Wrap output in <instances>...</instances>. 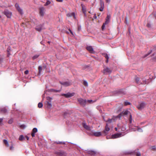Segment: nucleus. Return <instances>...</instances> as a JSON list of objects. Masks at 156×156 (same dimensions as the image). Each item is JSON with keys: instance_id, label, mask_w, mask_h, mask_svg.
Listing matches in <instances>:
<instances>
[{"instance_id": "3c124183", "label": "nucleus", "mask_w": 156, "mask_h": 156, "mask_svg": "<svg viewBox=\"0 0 156 156\" xmlns=\"http://www.w3.org/2000/svg\"><path fill=\"white\" fill-rule=\"evenodd\" d=\"M147 27H151V25L149 23H148L147 24Z\"/></svg>"}, {"instance_id": "f3484780", "label": "nucleus", "mask_w": 156, "mask_h": 156, "mask_svg": "<svg viewBox=\"0 0 156 156\" xmlns=\"http://www.w3.org/2000/svg\"><path fill=\"white\" fill-rule=\"evenodd\" d=\"M44 7H41L39 9V13L40 15L43 16L44 14Z\"/></svg>"}, {"instance_id": "6e6d98bb", "label": "nucleus", "mask_w": 156, "mask_h": 156, "mask_svg": "<svg viewBox=\"0 0 156 156\" xmlns=\"http://www.w3.org/2000/svg\"><path fill=\"white\" fill-rule=\"evenodd\" d=\"M69 31H70V33H71L72 34H73V32H72V31H71V30L70 29H69Z\"/></svg>"}, {"instance_id": "0e129e2a", "label": "nucleus", "mask_w": 156, "mask_h": 156, "mask_svg": "<svg viewBox=\"0 0 156 156\" xmlns=\"http://www.w3.org/2000/svg\"><path fill=\"white\" fill-rule=\"evenodd\" d=\"M48 43H49H49H50V41H48Z\"/></svg>"}, {"instance_id": "a19ab883", "label": "nucleus", "mask_w": 156, "mask_h": 156, "mask_svg": "<svg viewBox=\"0 0 156 156\" xmlns=\"http://www.w3.org/2000/svg\"><path fill=\"white\" fill-rule=\"evenodd\" d=\"M92 102H93L92 100H87V103H91Z\"/></svg>"}, {"instance_id": "4c0bfd02", "label": "nucleus", "mask_w": 156, "mask_h": 156, "mask_svg": "<svg viewBox=\"0 0 156 156\" xmlns=\"http://www.w3.org/2000/svg\"><path fill=\"white\" fill-rule=\"evenodd\" d=\"M135 153H136V156H141L140 153L139 152H137Z\"/></svg>"}, {"instance_id": "a18cd8bd", "label": "nucleus", "mask_w": 156, "mask_h": 156, "mask_svg": "<svg viewBox=\"0 0 156 156\" xmlns=\"http://www.w3.org/2000/svg\"><path fill=\"white\" fill-rule=\"evenodd\" d=\"M109 21V20H108V19H107L106 20L105 22V23H105V24L106 25L108 23Z\"/></svg>"}, {"instance_id": "0eeeda50", "label": "nucleus", "mask_w": 156, "mask_h": 156, "mask_svg": "<svg viewBox=\"0 0 156 156\" xmlns=\"http://www.w3.org/2000/svg\"><path fill=\"white\" fill-rule=\"evenodd\" d=\"M112 72V69L107 67L104 68L103 70L104 73L105 74H110Z\"/></svg>"}, {"instance_id": "cd10ccee", "label": "nucleus", "mask_w": 156, "mask_h": 156, "mask_svg": "<svg viewBox=\"0 0 156 156\" xmlns=\"http://www.w3.org/2000/svg\"><path fill=\"white\" fill-rule=\"evenodd\" d=\"M152 51H150L148 53V54L145 55L143 57V58H144L145 57H147V56H148L149 55H150L151 52Z\"/></svg>"}, {"instance_id": "69168bd1", "label": "nucleus", "mask_w": 156, "mask_h": 156, "mask_svg": "<svg viewBox=\"0 0 156 156\" xmlns=\"http://www.w3.org/2000/svg\"><path fill=\"white\" fill-rule=\"evenodd\" d=\"M0 18H1V15H0Z\"/></svg>"}, {"instance_id": "e2e57ef3", "label": "nucleus", "mask_w": 156, "mask_h": 156, "mask_svg": "<svg viewBox=\"0 0 156 156\" xmlns=\"http://www.w3.org/2000/svg\"><path fill=\"white\" fill-rule=\"evenodd\" d=\"M80 30V27H78V30Z\"/></svg>"}, {"instance_id": "6e6552de", "label": "nucleus", "mask_w": 156, "mask_h": 156, "mask_svg": "<svg viewBox=\"0 0 156 156\" xmlns=\"http://www.w3.org/2000/svg\"><path fill=\"white\" fill-rule=\"evenodd\" d=\"M129 113V112L128 110L123 111L122 113H120L119 115L116 116V118H120L122 116V115H127Z\"/></svg>"}, {"instance_id": "052dcab7", "label": "nucleus", "mask_w": 156, "mask_h": 156, "mask_svg": "<svg viewBox=\"0 0 156 156\" xmlns=\"http://www.w3.org/2000/svg\"><path fill=\"white\" fill-rule=\"evenodd\" d=\"M94 17L95 19H96L97 18V16H96L95 15L94 16Z\"/></svg>"}, {"instance_id": "f257e3e1", "label": "nucleus", "mask_w": 156, "mask_h": 156, "mask_svg": "<svg viewBox=\"0 0 156 156\" xmlns=\"http://www.w3.org/2000/svg\"><path fill=\"white\" fill-rule=\"evenodd\" d=\"M132 116L131 114H130V117L129 119V123L130 125H129V129H131L132 131H135L136 130H137L138 132H143V131L142 129L140 128H139L137 126L135 127V128H133V127L131 126V123L132 122Z\"/></svg>"}, {"instance_id": "f704fd0d", "label": "nucleus", "mask_w": 156, "mask_h": 156, "mask_svg": "<svg viewBox=\"0 0 156 156\" xmlns=\"http://www.w3.org/2000/svg\"><path fill=\"white\" fill-rule=\"evenodd\" d=\"M83 84L85 86H87L88 85L87 82L85 81H83Z\"/></svg>"}, {"instance_id": "423d86ee", "label": "nucleus", "mask_w": 156, "mask_h": 156, "mask_svg": "<svg viewBox=\"0 0 156 156\" xmlns=\"http://www.w3.org/2000/svg\"><path fill=\"white\" fill-rule=\"evenodd\" d=\"M15 6L17 10L20 14L21 15H23V10L20 8L19 4L17 3H16L15 5Z\"/></svg>"}, {"instance_id": "9b49d317", "label": "nucleus", "mask_w": 156, "mask_h": 156, "mask_svg": "<svg viewBox=\"0 0 156 156\" xmlns=\"http://www.w3.org/2000/svg\"><path fill=\"white\" fill-rule=\"evenodd\" d=\"M86 49L91 53H94V49L91 46H87L86 48Z\"/></svg>"}, {"instance_id": "de8ad7c7", "label": "nucleus", "mask_w": 156, "mask_h": 156, "mask_svg": "<svg viewBox=\"0 0 156 156\" xmlns=\"http://www.w3.org/2000/svg\"><path fill=\"white\" fill-rule=\"evenodd\" d=\"M93 134L94 136H98V132L94 133Z\"/></svg>"}, {"instance_id": "bf43d9fd", "label": "nucleus", "mask_w": 156, "mask_h": 156, "mask_svg": "<svg viewBox=\"0 0 156 156\" xmlns=\"http://www.w3.org/2000/svg\"><path fill=\"white\" fill-rule=\"evenodd\" d=\"M115 130L116 131H118V127H115Z\"/></svg>"}, {"instance_id": "2eb2a0df", "label": "nucleus", "mask_w": 156, "mask_h": 156, "mask_svg": "<svg viewBox=\"0 0 156 156\" xmlns=\"http://www.w3.org/2000/svg\"><path fill=\"white\" fill-rule=\"evenodd\" d=\"M43 24H40L36 26L35 29L36 30L38 31H40L43 29Z\"/></svg>"}, {"instance_id": "7c9ffc66", "label": "nucleus", "mask_w": 156, "mask_h": 156, "mask_svg": "<svg viewBox=\"0 0 156 156\" xmlns=\"http://www.w3.org/2000/svg\"><path fill=\"white\" fill-rule=\"evenodd\" d=\"M43 106V104L41 102H39L38 105V107L39 108H41Z\"/></svg>"}, {"instance_id": "1a4fd4ad", "label": "nucleus", "mask_w": 156, "mask_h": 156, "mask_svg": "<svg viewBox=\"0 0 156 156\" xmlns=\"http://www.w3.org/2000/svg\"><path fill=\"white\" fill-rule=\"evenodd\" d=\"M75 94L74 93H68L66 94H63L62 95V96H64L65 97L68 98L73 96Z\"/></svg>"}, {"instance_id": "b1692460", "label": "nucleus", "mask_w": 156, "mask_h": 156, "mask_svg": "<svg viewBox=\"0 0 156 156\" xmlns=\"http://www.w3.org/2000/svg\"><path fill=\"white\" fill-rule=\"evenodd\" d=\"M5 146L7 147L9 146V144L8 141L6 140H3Z\"/></svg>"}, {"instance_id": "f8f14e48", "label": "nucleus", "mask_w": 156, "mask_h": 156, "mask_svg": "<svg viewBox=\"0 0 156 156\" xmlns=\"http://www.w3.org/2000/svg\"><path fill=\"white\" fill-rule=\"evenodd\" d=\"M122 136V134L121 133H117L112 135L111 138L112 139H115L119 137Z\"/></svg>"}, {"instance_id": "ea45409f", "label": "nucleus", "mask_w": 156, "mask_h": 156, "mask_svg": "<svg viewBox=\"0 0 156 156\" xmlns=\"http://www.w3.org/2000/svg\"><path fill=\"white\" fill-rule=\"evenodd\" d=\"M20 127L22 129H24L25 127V126L24 125H22L20 126Z\"/></svg>"}, {"instance_id": "f03ea898", "label": "nucleus", "mask_w": 156, "mask_h": 156, "mask_svg": "<svg viewBox=\"0 0 156 156\" xmlns=\"http://www.w3.org/2000/svg\"><path fill=\"white\" fill-rule=\"evenodd\" d=\"M115 119H108V120H105V121L107 122L105 126V129L104 131V133L105 135L107 134L108 132L110 130V128L108 126V124L111 123L112 122L114 121Z\"/></svg>"}, {"instance_id": "72a5a7b5", "label": "nucleus", "mask_w": 156, "mask_h": 156, "mask_svg": "<svg viewBox=\"0 0 156 156\" xmlns=\"http://www.w3.org/2000/svg\"><path fill=\"white\" fill-rule=\"evenodd\" d=\"M42 70V68L41 66H39L38 67L39 73H40Z\"/></svg>"}, {"instance_id": "9d476101", "label": "nucleus", "mask_w": 156, "mask_h": 156, "mask_svg": "<svg viewBox=\"0 0 156 156\" xmlns=\"http://www.w3.org/2000/svg\"><path fill=\"white\" fill-rule=\"evenodd\" d=\"M145 104L144 102L140 103L137 106V108L139 110H142L144 107Z\"/></svg>"}, {"instance_id": "37998d69", "label": "nucleus", "mask_w": 156, "mask_h": 156, "mask_svg": "<svg viewBox=\"0 0 156 156\" xmlns=\"http://www.w3.org/2000/svg\"><path fill=\"white\" fill-rule=\"evenodd\" d=\"M3 119L2 118H0V125H2V122L3 121Z\"/></svg>"}, {"instance_id": "864d4df0", "label": "nucleus", "mask_w": 156, "mask_h": 156, "mask_svg": "<svg viewBox=\"0 0 156 156\" xmlns=\"http://www.w3.org/2000/svg\"><path fill=\"white\" fill-rule=\"evenodd\" d=\"M101 135V132H98V136Z\"/></svg>"}, {"instance_id": "c85d7f7f", "label": "nucleus", "mask_w": 156, "mask_h": 156, "mask_svg": "<svg viewBox=\"0 0 156 156\" xmlns=\"http://www.w3.org/2000/svg\"><path fill=\"white\" fill-rule=\"evenodd\" d=\"M37 128H34L33 129L32 132L34 133H37Z\"/></svg>"}, {"instance_id": "4be33fe9", "label": "nucleus", "mask_w": 156, "mask_h": 156, "mask_svg": "<svg viewBox=\"0 0 156 156\" xmlns=\"http://www.w3.org/2000/svg\"><path fill=\"white\" fill-rule=\"evenodd\" d=\"M50 92H60L61 90H56L53 89H50L49 90Z\"/></svg>"}, {"instance_id": "aec40b11", "label": "nucleus", "mask_w": 156, "mask_h": 156, "mask_svg": "<svg viewBox=\"0 0 156 156\" xmlns=\"http://www.w3.org/2000/svg\"><path fill=\"white\" fill-rule=\"evenodd\" d=\"M61 84L62 85H64V86H66V87L69 86L70 85H71V83H70L68 82H64L61 83Z\"/></svg>"}, {"instance_id": "bb28decb", "label": "nucleus", "mask_w": 156, "mask_h": 156, "mask_svg": "<svg viewBox=\"0 0 156 156\" xmlns=\"http://www.w3.org/2000/svg\"><path fill=\"white\" fill-rule=\"evenodd\" d=\"M154 49L155 50V51L154 52L153 55V56H155V57L154 58L156 59V46L154 48Z\"/></svg>"}, {"instance_id": "39448f33", "label": "nucleus", "mask_w": 156, "mask_h": 156, "mask_svg": "<svg viewBox=\"0 0 156 156\" xmlns=\"http://www.w3.org/2000/svg\"><path fill=\"white\" fill-rule=\"evenodd\" d=\"M3 13L9 18H11L12 15V13L7 9L5 10Z\"/></svg>"}, {"instance_id": "79ce46f5", "label": "nucleus", "mask_w": 156, "mask_h": 156, "mask_svg": "<svg viewBox=\"0 0 156 156\" xmlns=\"http://www.w3.org/2000/svg\"><path fill=\"white\" fill-rule=\"evenodd\" d=\"M105 23H103V25H102V30H103L105 28Z\"/></svg>"}, {"instance_id": "c9c22d12", "label": "nucleus", "mask_w": 156, "mask_h": 156, "mask_svg": "<svg viewBox=\"0 0 156 156\" xmlns=\"http://www.w3.org/2000/svg\"><path fill=\"white\" fill-rule=\"evenodd\" d=\"M130 104V103L129 102H128L127 101H126L125 102V105H129Z\"/></svg>"}, {"instance_id": "4468645a", "label": "nucleus", "mask_w": 156, "mask_h": 156, "mask_svg": "<svg viewBox=\"0 0 156 156\" xmlns=\"http://www.w3.org/2000/svg\"><path fill=\"white\" fill-rule=\"evenodd\" d=\"M135 81H136V83H138V84H141V83H142V84H147V82L146 81V80H144L143 82V83H140V81H139V78H138V77H137V76H136L135 77Z\"/></svg>"}, {"instance_id": "c03bdc74", "label": "nucleus", "mask_w": 156, "mask_h": 156, "mask_svg": "<svg viewBox=\"0 0 156 156\" xmlns=\"http://www.w3.org/2000/svg\"><path fill=\"white\" fill-rule=\"evenodd\" d=\"M14 147L13 145H11L10 147V150H13Z\"/></svg>"}, {"instance_id": "338daca9", "label": "nucleus", "mask_w": 156, "mask_h": 156, "mask_svg": "<svg viewBox=\"0 0 156 156\" xmlns=\"http://www.w3.org/2000/svg\"><path fill=\"white\" fill-rule=\"evenodd\" d=\"M99 16V15L98 14V16Z\"/></svg>"}, {"instance_id": "58836bf2", "label": "nucleus", "mask_w": 156, "mask_h": 156, "mask_svg": "<svg viewBox=\"0 0 156 156\" xmlns=\"http://www.w3.org/2000/svg\"><path fill=\"white\" fill-rule=\"evenodd\" d=\"M151 149L154 151H156V147L155 146H152L151 147Z\"/></svg>"}, {"instance_id": "e433bc0d", "label": "nucleus", "mask_w": 156, "mask_h": 156, "mask_svg": "<svg viewBox=\"0 0 156 156\" xmlns=\"http://www.w3.org/2000/svg\"><path fill=\"white\" fill-rule=\"evenodd\" d=\"M52 98H50V97H48L47 98V100L49 102H51V100H52Z\"/></svg>"}, {"instance_id": "412c9836", "label": "nucleus", "mask_w": 156, "mask_h": 156, "mask_svg": "<svg viewBox=\"0 0 156 156\" xmlns=\"http://www.w3.org/2000/svg\"><path fill=\"white\" fill-rule=\"evenodd\" d=\"M7 112V109L5 108H0V112L2 113H5Z\"/></svg>"}, {"instance_id": "ddd939ff", "label": "nucleus", "mask_w": 156, "mask_h": 156, "mask_svg": "<svg viewBox=\"0 0 156 156\" xmlns=\"http://www.w3.org/2000/svg\"><path fill=\"white\" fill-rule=\"evenodd\" d=\"M100 7L99 8V10L102 11H103V9L104 7V5L103 1L102 0H100Z\"/></svg>"}, {"instance_id": "6ab92c4d", "label": "nucleus", "mask_w": 156, "mask_h": 156, "mask_svg": "<svg viewBox=\"0 0 156 156\" xmlns=\"http://www.w3.org/2000/svg\"><path fill=\"white\" fill-rule=\"evenodd\" d=\"M81 5L82 7V11H83V12L84 14V15L85 16H86V9L84 5H83V4H81Z\"/></svg>"}, {"instance_id": "7ed1b4c3", "label": "nucleus", "mask_w": 156, "mask_h": 156, "mask_svg": "<svg viewBox=\"0 0 156 156\" xmlns=\"http://www.w3.org/2000/svg\"><path fill=\"white\" fill-rule=\"evenodd\" d=\"M77 101L82 105L84 106L87 103V100H84L81 98H78L77 99Z\"/></svg>"}, {"instance_id": "603ef678", "label": "nucleus", "mask_w": 156, "mask_h": 156, "mask_svg": "<svg viewBox=\"0 0 156 156\" xmlns=\"http://www.w3.org/2000/svg\"><path fill=\"white\" fill-rule=\"evenodd\" d=\"M56 1L58 2H62L63 0H56Z\"/></svg>"}, {"instance_id": "5fc2aeb1", "label": "nucleus", "mask_w": 156, "mask_h": 156, "mask_svg": "<svg viewBox=\"0 0 156 156\" xmlns=\"http://www.w3.org/2000/svg\"><path fill=\"white\" fill-rule=\"evenodd\" d=\"M106 1L107 3H109L110 1V0H106Z\"/></svg>"}, {"instance_id": "a211bd4d", "label": "nucleus", "mask_w": 156, "mask_h": 156, "mask_svg": "<svg viewBox=\"0 0 156 156\" xmlns=\"http://www.w3.org/2000/svg\"><path fill=\"white\" fill-rule=\"evenodd\" d=\"M83 125L84 128L85 129H86L88 130H90L91 129V128L90 127L88 126L87 125L86 123H83Z\"/></svg>"}, {"instance_id": "2f4dec72", "label": "nucleus", "mask_w": 156, "mask_h": 156, "mask_svg": "<svg viewBox=\"0 0 156 156\" xmlns=\"http://www.w3.org/2000/svg\"><path fill=\"white\" fill-rule=\"evenodd\" d=\"M50 3H51V2L49 1V0H47V2H46L45 4L44 5L45 6H47V5H49Z\"/></svg>"}, {"instance_id": "09e8293b", "label": "nucleus", "mask_w": 156, "mask_h": 156, "mask_svg": "<svg viewBox=\"0 0 156 156\" xmlns=\"http://www.w3.org/2000/svg\"><path fill=\"white\" fill-rule=\"evenodd\" d=\"M31 136L32 137H34L35 136V133L32 132L31 133Z\"/></svg>"}, {"instance_id": "4d7b16f0", "label": "nucleus", "mask_w": 156, "mask_h": 156, "mask_svg": "<svg viewBox=\"0 0 156 156\" xmlns=\"http://www.w3.org/2000/svg\"><path fill=\"white\" fill-rule=\"evenodd\" d=\"M26 138L27 140H29V138L28 136H26Z\"/></svg>"}, {"instance_id": "5701e85b", "label": "nucleus", "mask_w": 156, "mask_h": 156, "mask_svg": "<svg viewBox=\"0 0 156 156\" xmlns=\"http://www.w3.org/2000/svg\"><path fill=\"white\" fill-rule=\"evenodd\" d=\"M104 56L105 58L106 59V62H108V59L109 58V56L107 54H104Z\"/></svg>"}, {"instance_id": "774afa93", "label": "nucleus", "mask_w": 156, "mask_h": 156, "mask_svg": "<svg viewBox=\"0 0 156 156\" xmlns=\"http://www.w3.org/2000/svg\"><path fill=\"white\" fill-rule=\"evenodd\" d=\"M156 18V16H155Z\"/></svg>"}, {"instance_id": "473e14b6", "label": "nucleus", "mask_w": 156, "mask_h": 156, "mask_svg": "<svg viewBox=\"0 0 156 156\" xmlns=\"http://www.w3.org/2000/svg\"><path fill=\"white\" fill-rule=\"evenodd\" d=\"M23 138H24V137H23V136L22 135H20L19 137V139L20 141H22L23 140Z\"/></svg>"}, {"instance_id": "dca6fc26", "label": "nucleus", "mask_w": 156, "mask_h": 156, "mask_svg": "<svg viewBox=\"0 0 156 156\" xmlns=\"http://www.w3.org/2000/svg\"><path fill=\"white\" fill-rule=\"evenodd\" d=\"M67 16L68 17H73L74 19L76 18L74 12L68 13L66 14Z\"/></svg>"}, {"instance_id": "49530a36", "label": "nucleus", "mask_w": 156, "mask_h": 156, "mask_svg": "<svg viewBox=\"0 0 156 156\" xmlns=\"http://www.w3.org/2000/svg\"><path fill=\"white\" fill-rule=\"evenodd\" d=\"M29 73V71L28 70H26L24 72V74L26 75L27 74Z\"/></svg>"}, {"instance_id": "393cba45", "label": "nucleus", "mask_w": 156, "mask_h": 156, "mask_svg": "<svg viewBox=\"0 0 156 156\" xmlns=\"http://www.w3.org/2000/svg\"><path fill=\"white\" fill-rule=\"evenodd\" d=\"M46 105L49 108L51 107L52 106V105L51 103V102L49 101H47Z\"/></svg>"}, {"instance_id": "8fccbe9b", "label": "nucleus", "mask_w": 156, "mask_h": 156, "mask_svg": "<svg viewBox=\"0 0 156 156\" xmlns=\"http://www.w3.org/2000/svg\"><path fill=\"white\" fill-rule=\"evenodd\" d=\"M12 123V120H9L8 121V123L9 124H11Z\"/></svg>"}, {"instance_id": "680f3d73", "label": "nucleus", "mask_w": 156, "mask_h": 156, "mask_svg": "<svg viewBox=\"0 0 156 156\" xmlns=\"http://www.w3.org/2000/svg\"><path fill=\"white\" fill-rule=\"evenodd\" d=\"M62 142H59L58 143H57V144H62Z\"/></svg>"}, {"instance_id": "20e7f679", "label": "nucleus", "mask_w": 156, "mask_h": 156, "mask_svg": "<svg viewBox=\"0 0 156 156\" xmlns=\"http://www.w3.org/2000/svg\"><path fill=\"white\" fill-rule=\"evenodd\" d=\"M118 131L120 132L121 130L122 131H125L126 129V126L122 124H118Z\"/></svg>"}, {"instance_id": "a878e982", "label": "nucleus", "mask_w": 156, "mask_h": 156, "mask_svg": "<svg viewBox=\"0 0 156 156\" xmlns=\"http://www.w3.org/2000/svg\"><path fill=\"white\" fill-rule=\"evenodd\" d=\"M88 153L89 154H90L92 155H94L96 154L95 152L93 151H88Z\"/></svg>"}, {"instance_id": "c756f323", "label": "nucleus", "mask_w": 156, "mask_h": 156, "mask_svg": "<svg viewBox=\"0 0 156 156\" xmlns=\"http://www.w3.org/2000/svg\"><path fill=\"white\" fill-rule=\"evenodd\" d=\"M39 56V55L37 54L36 55L32 57V59L33 60H34L37 58Z\"/></svg>"}, {"instance_id": "13d9d810", "label": "nucleus", "mask_w": 156, "mask_h": 156, "mask_svg": "<svg viewBox=\"0 0 156 156\" xmlns=\"http://www.w3.org/2000/svg\"><path fill=\"white\" fill-rule=\"evenodd\" d=\"M107 19H108V20H109V16H107Z\"/></svg>"}]
</instances>
